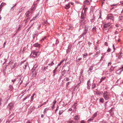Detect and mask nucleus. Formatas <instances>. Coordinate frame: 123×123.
Wrapping results in <instances>:
<instances>
[{"mask_svg":"<svg viewBox=\"0 0 123 123\" xmlns=\"http://www.w3.org/2000/svg\"><path fill=\"white\" fill-rule=\"evenodd\" d=\"M103 97L105 100H109L110 99V93L107 91H104L103 94Z\"/></svg>","mask_w":123,"mask_h":123,"instance_id":"1","label":"nucleus"},{"mask_svg":"<svg viewBox=\"0 0 123 123\" xmlns=\"http://www.w3.org/2000/svg\"><path fill=\"white\" fill-rule=\"evenodd\" d=\"M40 54V52L39 51H33L30 55L31 57L33 58L36 57L37 56H38Z\"/></svg>","mask_w":123,"mask_h":123,"instance_id":"2","label":"nucleus"},{"mask_svg":"<svg viewBox=\"0 0 123 123\" xmlns=\"http://www.w3.org/2000/svg\"><path fill=\"white\" fill-rule=\"evenodd\" d=\"M81 20L80 23L81 25H83L84 24L85 21L84 15L83 13H81Z\"/></svg>","mask_w":123,"mask_h":123,"instance_id":"3","label":"nucleus"},{"mask_svg":"<svg viewBox=\"0 0 123 123\" xmlns=\"http://www.w3.org/2000/svg\"><path fill=\"white\" fill-rule=\"evenodd\" d=\"M107 18L108 19H111L113 20L114 19V16L112 14H108L107 17Z\"/></svg>","mask_w":123,"mask_h":123,"instance_id":"4","label":"nucleus"},{"mask_svg":"<svg viewBox=\"0 0 123 123\" xmlns=\"http://www.w3.org/2000/svg\"><path fill=\"white\" fill-rule=\"evenodd\" d=\"M87 27H86V26H85V27L84 30L83 31V32L82 34V35L83 36H84L85 35L87 32Z\"/></svg>","mask_w":123,"mask_h":123,"instance_id":"5","label":"nucleus"},{"mask_svg":"<svg viewBox=\"0 0 123 123\" xmlns=\"http://www.w3.org/2000/svg\"><path fill=\"white\" fill-rule=\"evenodd\" d=\"M117 55V56L118 57V59L120 60H121V58L123 56V53L121 52H120Z\"/></svg>","mask_w":123,"mask_h":123,"instance_id":"6","label":"nucleus"},{"mask_svg":"<svg viewBox=\"0 0 123 123\" xmlns=\"http://www.w3.org/2000/svg\"><path fill=\"white\" fill-rule=\"evenodd\" d=\"M52 42L51 43H53V44L54 45V44H57L59 43L58 41L57 40H53Z\"/></svg>","mask_w":123,"mask_h":123,"instance_id":"7","label":"nucleus"},{"mask_svg":"<svg viewBox=\"0 0 123 123\" xmlns=\"http://www.w3.org/2000/svg\"><path fill=\"white\" fill-rule=\"evenodd\" d=\"M9 109L11 110L12 108L13 107V103H10L8 105Z\"/></svg>","mask_w":123,"mask_h":123,"instance_id":"8","label":"nucleus"},{"mask_svg":"<svg viewBox=\"0 0 123 123\" xmlns=\"http://www.w3.org/2000/svg\"><path fill=\"white\" fill-rule=\"evenodd\" d=\"M111 24V23H108L107 24L104 25L103 26V29H105V28H106L107 27L110 26Z\"/></svg>","mask_w":123,"mask_h":123,"instance_id":"9","label":"nucleus"},{"mask_svg":"<svg viewBox=\"0 0 123 123\" xmlns=\"http://www.w3.org/2000/svg\"><path fill=\"white\" fill-rule=\"evenodd\" d=\"M38 33V32L37 31H35L34 32L32 35L33 38L34 39L36 37Z\"/></svg>","mask_w":123,"mask_h":123,"instance_id":"10","label":"nucleus"},{"mask_svg":"<svg viewBox=\"0 0 123 123\" xmlns=\"http://www.w3.org/2000/svg\"><path fill=\"white\" fill-rule=\"evenodd\" d=\"M87 84V88L88 89H89L91 85L90 81V80H89L88 81Z\"/></svg>","mask_w":123,"mask_h":123,"instance_id":"11","label":"nucleus"},{"mask_svg":"<svg viewBox=\"0 0 123 123\" xmlns=\"http://www.w3.org/2000/svg\"><path fill=\"white\" fill-rule=\"evenodd\" d=\"M100 52V51L99 50V51H97L96 52V53L93 55L94 57H97L98 56V55L99 54Z\"/></svg>","mask_w":123,"mask_h":123,"instance_id":"12","label":"nucleus"},{"mask_svg":"<svg viewBox=\"0 0 123 123\" xmlns=\"http://www.w3.org/2000/svg\"><path fill=\"white\" fill-rule=\"evenodd\" d=\"M35 68H34L33 67L32 68V69L31 70V72H32L31 74H32V76H33L34 75V74L33 72L35 71Z\"/></svg>","mask_w":123,"mask_h":123,"instance_id":"13","label":"nucleus"},{"mask_svg":"<svg viewBox=\"0 0 123 123\" xmlns=\"http://www.w3.org/2000/svg\"><path fill=\"white\" fill-rule=\"evenodd\" d=\"M31 11H29L27 12L26 13V16L27 17H28L29 16V14L31 13Z\"/></svg>","mask_w":123,"mask_h":123,"instance_id":"14","label":"nucleus"},{"mask_svg":"<svg viewBox=\"0 0 123 123\" xmlns=\"http://www.w3.org/2000/svg\"><path fill=\"white\" fill-rule=\"evenodd\" d=\"M69 3L68 4L66 5L65 6V8L66 9H68L70 7V6L69 5Z\"/></svg>","mask_w":123,"mask_h":123,"instance_id":"15","label":"nucleus"},{"mask_svg":"<svg viewBox=\"0 0 123 123\" xmlns=\"http://www.w3.org/2000/svg\"><path fill=\"white\" fill-rule=\"evenodd\" d=\"M35 47H38L40 46V44L38 43H36L33 45Z\"/></svg>","mask_w":123,"mask_h":123,"instance_id":"16","label":"nucleus"},{"mask_svg":"<svg viewBox=\"0 0 123 123\" xmlns=\"http://www.w3.org/2000/svg\"><path fill=\"white\" fill-rule=\"evenodd\" d=\"M84 3L86 4L89 5L90 3L89 1L87 0H86L84 2Z\"/></svg>","mask_w":123,"mask_h":123,"instance_id":"17","label":"nucleus"},{"mask_svg":"<svg viewBox=\"0 0 123 123\" xmlns=\"http://www.w3.org/2000/svg\"><path fill=\"white\" fill-rule=\"evenodd\" d=\"M13 89L12 86L11 85H10L9 87L8 90L10 91H11Z\"/></svg>","mask_w":123,"mask_h":123,"instance_id":"18","label":"nucleus"},{"mask_svg":"<svg viewBox=\"0 0 123 123\" xmlns=\"http://www.w3.org/2000/svg\"><path fill=\"white\" fill-rule=\"evenodd\" d=\"M6 5V4L5 3H2L0 5V8H2V7H3V6Z\"/></svg>","mask_w":123,"mask_h":123,"instance_id":"19","label":"nucleus"},{"mask_svg":"<svg viewBox=\"0 0 123 123\" xmlns=\"http://www.w3.org/2000/svg\"><path fill=\"white\" fill-rule=\"evenodd\" d=\"M35 9L36 8L35 6L31 8V10L30 11H31V13H33V11L34 10H35Z\"/></svg>","mask_w":123,"mask_h":123,"instance_id":"20","label":"nucleus"},{"mask_svg":"<svg viewBox=\"0 0 123 123\" xmlns=\"http://www.w3.org/2000/svg\"><path fill=\"white\" fill-rule=\"evenodd\" d=\"M100 102L103 103L104 102V100L102 98H101L99 99Z\"/></svg>","mask_w":123,"mask_h":123,"instance_id":"21","label":"nucleus"},{"mask_svg":"<svg viewBox=\"0 0 123 123\" xmlns=\"http://www.w3.org/2000/svg\"><path fill=\"white\" fill-rule=\"evenodd\" d=\"M96 86V84L95 83L93 84L92 85V89H94Z\"/></svg>","mask_w":123,"mask_h":123,"instance_id":"22","label":"nucleus"},{"mask_svg":"<svg viewBox=\"0 0 123 123\" xmlns=\"http://www.w3.org/2000/svg\"><path fill=\"white\" fill-rule=\"evenodd\" d=\"M66 72V70H64L62 72V75L63 76Z\"/></svg>","mask_w":123,"mask_h":123,"instance_id":"23","label":"nucleus"},{"mask_svg":"<svg viewBox=\"0 0 123 123\" xmlns=\"http://www.w3.org/2000/svg\"><path fill=\"white\" fill-rule=\"evenodd\" d=\"M27 63H26L24 66H23V68L25 70L26 69V68L27 66Z\"/></svg>","mask_w":123,"mask_h":123,"instance_id":"24","label":"nucleus"},{"mask_svg":"<svg viewBox=\"0 0 123 123\" xmlns=\"http://www.w3.org/2000/svg\"><path fill=\"white\" fill-rule=\"evenodd\" d=\"M57 71V70L55 69L53 71V73L54 74L53 75V76H54L56 74V72Z\"/></svg>","mask_w":123,"mask_h":123,"instance_id":"25","label":"nucleus"},{"mask_svg":"<svg viewBox=\"0 0 123 123\" xmlns=\"http://www.w3.org/2000/svg\"><path fill=\"white\" fill-rule=\"evenodd\" d=\"M105 77H102L100 79V81L99 82L100 83L103 80H104L105 79Z\"/></svg>","mask_w":123,"mask_h":123,"instance_id":"26","label":"nucleus"},{"mask_svg":"<svg viewBox=\"0 0 123 123\" xmlns=\"http://www.w3.org/2000/svg\"><path fill=\"white\" fill-rule=\"evenodd\" d=\"M49 110V108H46L44 110V114H45V113H46V111H48Z\"/></svg>","mask_w":123,"mask_h":123,"instance_id":"27","label":"nucleus"},{"mask_svg":"<svg viewBox=\"0 0 123 123\" xmlns=\"http://www.w3.org/2000/svg\"><path fill=\"white\" fill-rule=\"evenodd\" d=\"M119 19L120 20H123V16H120L119 17Z\"/></svg>","mask_w":123,"mask_h":123,"instance_id":"28","label":"nucleus"},{"mask_svg":"<svg viewBox=\"0 0 123 123\" xmlns=\"http://www.w3.org/2000/svg\"><path fill=\"white\" fill-rule=\"evenodd\" d=\"M87 55V53H85V54H84L83 55V57L84 58H86V57Z\"/></svg>","mask_w":123,"mask_h":123,"instance_id":"29","label":"nucleus"},{"mask_svg":"<svg viewBox=\"0 0 123 123\" xmlns=\"http://www.w3.org/2000/svg\"><path fill=\"white\" fill-rule=\"evenodd\" d=\"M92 30L94 31H96V27L95 26L92 29Z\"/></svg>","mask_w":123,"mask_h":123,"instance_id":"30","label":"nucleus"},{"mask_svg":"<svg viewBox=\"0 0 123 123\" xmlns=\"http://www.w3.org/2000/svg\"><path fill=\"white\" fill-rule=\"evenodd\" d=\"M35 95V93H34L32 96L31 97V101H33V98L34 97V96Z\"/></svg>","mask_w":123,"mask_h":123,"instance_id":"31","label":"nucleus"},{"mask_svg":"<svg viewBox=\"0 0 123 123\" xmlns=\"http://www.w3.org/2000/svg\"><path fill=\"white\" fill-rule=\"evenodd\" d=\"M17 65V64L16 63H15L12 66V69L14 68Z\"/></svg>","mask_w":123,"mask_h":123,"instance_id":"32","label":"nucleus"},{"mask_svg":"<svg viewBox=\"0 0 123 123\" xmlns=\"http://www.w3.org/2000/svg\"><path fill=\"white\" fill-rule=\"evenodd\" d=\"M64 60H63L61 62H60V63L58 64L57 66H60L61 65V64L64 61Z\"/></svg>","mask_w":123,"mask_h":123,"instance_id":"33","label":"nucleus"},{"mask_svg":"<svg viewBox=\"0 0 123 123\" xmlns=\"http://www.w3.org/2000/svg\"><path fill=\"white\" fill-rule=\"evenodd\" d=\"M97 115V113L96 112L94 113L93 115V117H93V118L95 117Z\"/></svg>","mask_w":123,"mask_h":123,"instance_id":"34","label":"nucleus"},{"mask_svg":"<svg viewBox=\"0 0 123 123\" xmlns=\"http://www.w3.org/2000/svg\"><path fill=\"white\" fill-rule=\"evenodd\" d=\"M54 64V63L53 62H52L48 64V65L49 66H52Z\"/></svg>","mask_w":123,"mask_h":123,"instance_id":"35","label":"nucleus"},{"mask_svg":"<svg viewBox=\"0 0 123 123\" xmlns=\"http://www.w3.org/2000/svg\"><path fill=\"white\" fill-rule=\"evenodd\" d=\"M94 119L93 117H92L91 118L88 119V121H90L93 120Z\"/></svg>","mask_w":123,"mask_h":123,"instance_id":"36","label":"nucleus"},{"mask_svg":"<svg viewBox=\"0 0 123 123\" xmlns=\"http://www.w3.org/2000/svg\"><path fill=\"white\" fill-rule=\"evenodd\" d=\"M74 119L76 120H78V116H75V117Z\"/></svg>","mask_w":123,"mask_h":123,"instance_id":"37","label":"nucleus"},{"mask_svg":"<svg viewBox=\"0 0 123 123\" xmlns=\"http://www.w3.org/2000/svg\"><path fill=\"white\" fill-rule=\"evenodd\" d=\"M93 67L92 66H91L89 68V69L91 71L93 69Z\"/></svg>","mask_w":123,"mask_h":123,"instance_id":"38","label":"nucleus"},{"mask_svg":"<svg viewBox=\"0 0 123 123\" xmlns=\"http://www.w3.org/2000/svg\"><path fill=\"white\" fill-rule=\"evenodd\" d=\"M63 111H60L59 112V114L60 115L63 112Z\"/></svg>","mask_w":123,"mask_h":123,"instance_id":"39","label":"nucleus"},{"mask_svg":"<svg viewBox=\"0 0 123 123\" xmlns=\"http://www.w3.org/2000/svg\"><path fill=\"white\" fill-rule=\"evenodd\" d=\"M37 64H36L35 65H34V66H33V68H36L37 67Z\"/></svg>","mask_w":123,"mask_h":123,"instance_id":"40","label":"nucleus"},{"mask_svg":"<svg viewBox=\"0 0 123 123\" xmlns=\"http://www.w3.org/2000/svg\"><path fill=\"white\" fill-rule=\"evenodd\" d=\"M23 10V9L22 8H21V9H20L19 10V12H21L22 11V10Z\"/></svg>","mask_w":123,"mask_h":123,"instance_id":"41","label":"nucleus"},{"mask_svg":"<svg viewBox=\"0 0 123 123\" xmlns=\"http://www.w3.org/2000/svg\"><path fill=\"white\" fill-rule=\"evenodd\" d=\"M84 37V36L83 35H82L81 34V35L80 36H79V39H80L82 37Z\"/></svg>","mask_w":123,"mask_h":123,"instance_id":"42","label":"nucleus"},{"mask_svg":"<svg viewBox=\"0 0 123 123\" xmlns=\"http://www.w3.org/2000/svg\"><path fill=\"white\" fill-rule=\"evenodd\" d=\"M84 37V36L83 35H82L81 34V35L80 36H79V39H80L82 37Z\"/></svg>","mask_w":123,"mask_h":123,"instance_id":"43","label":"nucleus"},{"mask_svg":"<svg viewBox=\"0 0 123 123\" xmlns=\"http://www.w3.org/2000/svg\"><path fill=\"white\" fill-rule=\"evenodd\" d=\"M84 37V36L83 35H82L81 34V35L80 36H79V39H80L82 37Z\"/></svg>","mask_w":123,"mask_h":123,"instance_id":"44","label":"nucleus"},{"mask_svg":"<svg viewBox=\"0 0 123 123\" xmlns=\"http://www.w3.org/2000/svg\"><path fill=\"white\" fill-rule=\"evenodd\" d=\"M46 37H45L44 38H43L41 40V41L42 42L44 40L46 39Z\"/></svg>","mask_w":123,"mask_h":123,"instance_id":"45","label":"nucleus"},{"mask_svg":"<svg viewBox=\"0 0 123 123\" xmlns=\"http://www.w3.org/2000/svg\"><path fill=\"white\" fill-rule=\"evenodd\" d=\"M16 79H14L13 80H12V81L13 82V83L14 84V82L15 81H16Z\"/></svg>","mask_w":123,"mask_h":123,"instance_id":"46","label":"nucleus"},{"mask_svg":"<svg viewBox=\"0 0 123 123\" xmlns=\"http://www.w3.org/2000/svg\"><path fill=\"white\" fill-rule=\"evenodd\" d=\"M69 80H70V79L69 78H66V80H65L66 81H67Z\"/></svg>","mask_w":123,"mask_h":123,"instance_id":"47","label":"nucleus"},{"mask_svg":"<svg viewBox=\"0 0 123 123\" xmlns=\"http://www.w3.org/2000/svg\"><path fill=\"white\" fill-rule=\"evenodd\" d=\"M107 51L108 52H109L111 51V49L109 48H108L107 50Z\"/></svg>","mask_w":123,"mask_h":123,"instance_id":"48","label":"nucleus"},{"mask_svg":"<svg viewBox=\"0 0 123 123\" xmlns=\"http://www.w3.org/2000/svg\"><path fill=\"white\" fill-rule=\"evenodd\" d=\"M48 66H46L44 68V70H45L48 68Z\"/></svg>","mask_w":123,"mask_h":123,"instance_id":"49","label":"nucleus"},{"mask_svg":"<svg viewBox=\"0 0 123 123\" xmlns=\"http://www.w3.org/2000/svg\"><path fill=\"white\" fill-rule=\"evenodd\" d=\"M29 18H27L26 20V22L25 23L27 22V21H29Z\"/></svg>","mask_w":123,"mask_h":123,"instance_id":"50","label":"nucleus"},{"mask_svg":"<svg viewBox=\"0 0 123 123\" xmlns=\"http://www.w3.org/2000/svg\"><path fill=\"white\" fill-rule=\"evenodd\" d=\"M39 15V13L38 12L36 16H35V18H37Z\"/></svg>","mask_w":123,"mask_h":123,"instance_id":"51","label":"nucleus"},{"mask_svg":"<svg viewBox=\"0 0 123 123\" xmlns=\"http://www.w3.org/2000/svg\"><path fill=\"white\" fill-rule=\"evenodd\" d=\"M59 108V106H57V107L56 108V109L55 110V112H56V111H57L58 110Z\"/></svg>","mask_w":123,"mask_h":123,"instance_id":"52","label":"nucleus"},{"mask_svg":"<svg viewBox=\"0 0 123 123\" xmlns=\"http://www.w3.org/2000/svg\"><path fill=\"white\" fill-rule=\"evenodd\" d=\"M103 57H104L103 55L101 57V59L100 60V61H102V60H103L102 59L103 58Z\"/></svg>","mask_w":123,"mask_h":123,"instance_id":"53","label":"nucleus"},{"mask_svg":"<svg viewBox=\"0 0 123 123\" xmlns=\"http://www.w3.org/2000/svg\"><path fill=\"white\" fill-rule=\"evenodd\" d=\"M20 28V27L19 26V27L17 29V30L16 31H17H17H18Z\"/></svg>","mask_w":123,"mask_h":123,"instance_id":"54","label":"nucleus"},{"mask_svg":"<svg viewBox=\"0 0 123 123\" xmlns=\"http://www.w3.org/2000/svg\"><path fill=\"white\" fill-rule=\"evenodd\" d=\"M2 99L1 98H0V105H1V102L2 101Z\"/></svg>","mask_w":123,"mask_h":123,"instance_id":"55","label":"nucleus"},{"mask_svg":"<svg viewBox=\"0 0 123 123\" xmlns=\"http://www.w3.org/2000/svg\"><path fill=\"white\" fill-rule=\"evenodd\" d=\"M70 82H68L66 84V86H68L69 85V84L70 83Z\"/></svg>","mask_w":123,"mask_h":123,"instance_id":"56","label":"nucleus"},{"mask_svg":"<svg viewBox=\"0 0 123 123\" xmlns=\"http://www.w3.org/2000/svg\"><path fill=\"white\" fill-rule=\"evenodd\" d=\"M117 4H113V5H111V6H117Z\"/></svg>","mask_w":123,"mask_h":123,"instance_id":"57","label":"nucleus"},{"mask_svg":"<svg viewBox=\"0 0 123 123\" xmlns=\"http://www.w3.org/2000/svg\"><path fill=\"white\" fill-rule=\"evenodd\" d=\"M35 18V17H33V18L30 21H31L32 20H35V18Z\"/></svg>","mask_w":123,"mask_h":123,"instance_id":"58","label":"nucleus"},{"mask_svg":"<svg viewBox=\"0 0 123 123\" xmlns=\"http://www.w3.org/2000/svg\"><path fill=\"white\" fill-rule=\"evenodd\" d=\"M16 4H15V5H14V6H13L12 8H11V9H12L13 8V7H14V6H16Z\"/></svg>","mask_w":123,"mask_h":123,"instance_id":"59","label":"nucleus"},{"mask_svg":"<svg viewBox=\"0 0 123 123\" xmlns=\"http://www.w3.org/2000/svg\"><path fill=\"white\" fill-rule=\"evenodd\" d=\"M100 16H99V17L98 18V19L99 20L100 19H101V13H100Z\"/></svg>","mask_w":123,"mask_h":123,"instance_id":"60","label":"nucleus"},{"mask_svg":"<svg viewBox=\"0 0 123 123\" xmlns=\"http://www.w3.org/2000/svg\"><path fill=\"white\" fill-rule=\"evenodd\" d=\"M54 106H55V105H53L51 106L52 108V109H54Z\"/></svg>","mask_w":123,"mask_h":123,"instance_id":"61","label":"nucleus"},{"mask_svg":"<svg viewBox=\"0 0 123 123\" xmlns=\"http://www.w3.org/2000/svg\"><path fill=\"white\" fill-rule=\"evenodd\" d=\"M105 45L106 46H108V43L107 42H105Z\"/></svg>","mask_w":123,"mask_h":123,"instance_id":"62","label":"nucleus"},{"mask_svg":"<svg viewBox=\"0 0 123 123\" xmlns=\"http://www.w3.org/2000/svg\"><path fill=\"white\" fill-rule=\"evenodd\" d=\"M85 122L83 120H82L81 122V123H85Z\"/></svg>","mask_w":123,"mask_h":123,"instance_id":"63","label":"nucleus"},{"mask_svg":"<svg viewBox=\"0 0 123 123\" xmlns=\"http://www.w3.org/2000/svg\"><path fill=\"white\" fill-rule=\"evenodd\" d=\"M120 69H122V70L121 71H122L123 70V65L122 66V67L120 68Z\"/></svg>","mask_w":123,"mask_h":123,"instance_id":"64","label":"nucleus"}]
</instances>
